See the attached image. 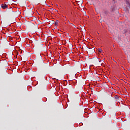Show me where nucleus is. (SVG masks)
Masks as SVG:
<instances>
[{"label": "nucleus", "instance_id": "1", "mask_svg": "<svg viewBox=\"0 0 130 130\" xmlns=\"http://www.w3.org/2000/svg\"><path fill=\"white\" fill-rule=\"evenodd\" d=\"M1 8L3 9V10H5L6 9H8V5L7 4H2L1 5Z\"/></svg>", "mask_w": 130, "mask_h": 130}, {"label": "nucleus", "instance_id": "2", "mask_svg": "<svg viewBox=\"0 0 130 130\" xmlns=\"http://www.w3.org/2000/svg\"><path fill=\"white\" fill-rule=\"evenodd\" d=\"M120 98V97L118 95H115V100H116V101H118Z\"/></svg>", "mask_w": 130, "mask_h": 130}, {"label": "nucleus", "instance_id": "3", "mask_svg": "<svg viewBox=\"0 0 130 130\" xmlns=\"http://www.w3.org/2000/svg\"><path fill=\"white\" fill-rule=\"evenodd\" d=\"M57 21L55 22V26H58V20H56Z\"/></svg>", "mask_w": 130, "mask_h": 130}, {"label": "nucleus", "instance_id": "4", "mask_svg": "<svg viewBox=\"0 0 130 130\" xmlns=\"http://www.w3.org/2000/svg\"><path fill=\"white\" fill-rule=\"evenodd\" d=\"M104 13L105 14V15H108L109 14V12H108V11L106 10L104 12Z\"/></svg>", "mask_w": 130, "mask_h": 130}, {"label": "nucleus", "instance_id": "5", "mask_svg": "<svg viewBox=\"0 0 130 130\" xmlns=\"http://www.w3.org/2000/svg\"><path fill=\"white\" fill-rule=\"evenodd\" d=\"M98 51H99V52H102L103 51L102 49H101V48H99L98 49Z\"/></svg>", "mask_w": 130, "mask_h": 130}, {"label": "nucleus", "instance_id": "6", "mask_svg": "<svg viewBox=\"0 0 130 130\" xmlns=\"http://www.w3.org/2000/svg\"><path fill=\"white\" fill-rule=\"evenodd\" d=\"M53 10L55 11V12H57V10L55 9H53Z\"/></svg>", "mask_w": 130, "mask_h": 130}, {"label": "nucleus", "instance_id": "7", "mask_svg": "<svg viewBox=\"0 0 130 130\" xmlns=\"http://www.w3.org/2000/svg\"><path fill=\"white\" fill-rule=\"evenodd\" d=\"M114 11V9H112V10L111 11V12H113Z\"/></svg>", "mask_w": 130, "mask_h": 130}, {"label": "nucleus", "instance_id": "8", "mask_svg": "<svg viewBox=\"0 0 130 130\" xmlns=\"http://www.w3.org/2000/svg\"><path fill=\"white\" fill-rule=\"evenodd\" d=\"M91 91H92L93 90V88H91Z\"/></svg>", "mask_w": 130, "mask_h": 130}, {"label": "nucleus", "instance_id": "9", "mask_svg": "<svg viewBox=\"0 0 130 130\" xmlns=\"http://www.w3.org/2000/svg\"><path fill=\"white\" fill-rule=\"evenodd\" d=\"M50 10H53V8H51Z\"/></svg>", "mask_w": 130, "mask_h": 130}, {"label": "nucleus", "instance_id": "10", "mask_svg": "<svg viewBox=\"0 0 130 130\" xmlns=\"http://www.w3.org/2000/svg\"><path fill=\"white\" fill-rule=\"evenodd\" d=\"M117 80L119 81V80H118L117 78Z\"/></svg>", "mask_w": 130, "mask_h": 130}, {"label": "nucleus", "instance_id": "11", "mask_svg": "<svg viewBox=\"0 0 130 130\" xmlns=\"http://www.w3.org/2000/svg\"><path fill=\"white\" fill-rule=\"evenodd\" d=\"M51 13L52 14H53V13H52V12H51Z\"/></svg>", "mask_w": 130, "mask_h": 130}, {"label": "nucleus", "instance_id": "12", "mask_svg": "<svg viewBox=\"0 0 130 130\" xmlns=\"http://www.w3.org/2000/svg\"><path fill=\"white\" fill-rule=\"evenodd\" d=\"M33 17H34V18H36L35 16H33Z\"/></svg>", "mask_w": 130, "mask_h": 130}]
</instances>
